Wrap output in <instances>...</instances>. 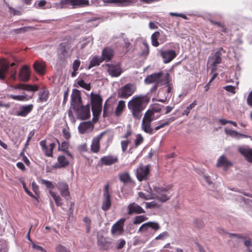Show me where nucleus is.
<instances>
[{
  "label": "nucleus",
  "mask_w": 252,
  "mask_h": 252,
  "mask_svg": "<svg viewBox=\"0 0 252 252\" xmlns=\"http://www.w3.org/2000/svg\"><path fill=\"white\" fill-rule=\"evenodd\" d=\"M57 252H70L65 247L63 246L58 244L56 247Z\"/></svg>",
  "instance_id": "nucleus-54"
},
{
  "label": "nucleus",
  "mask_w": 252,
  "mask_h": 252,
  "mask_svg": "<svg viewBox=\"0 0 252 252\" xmlns=\"http://www.w3.org/2000/svg\"><path fill=\"white\" fill-rule=\"evenodd\" d=\"M136 89L135 84H126L118 89V96L119 98L127 99L135 92Z\"/></svg>",
  "instance_id": "nucleus-3"
},
{
  "label": "nucleus",
  "mask_w": 252,
  "mask_h": 252,
  "mask_svg": "<svg viewBox=\"0 0 252 252\" xmlns=\"http://www.w3.org/2000/svg\"><path fill=\"white\" fill-rule=\"evenodd\" d=\"M231 165L232 163L228 161L226 157L223 155L219 158L217 164V167L223 166L225 168L231 166Z\"/></svg>",
  "instance_id": "nucleus-31"
},
{
  "label": "nucleus",
  "mask_w": 252,
  "mask_h": 252,
  "mask_svg": "<svg viewBox=\"0 0 252 252\" xmlns=\"http://www.w3.org/2000/svg\"><path fill=\"white\" fill-rule=\"evenodd\" d=\"M40 102H45L47 100L48 97V91L46 88H43L38 94Z\"/></svg>",
  "instance_id": "nucleus-34"
},
{
  "label": "nucleus",
  "mask_w": 252,
  "mask_h": 252,
  "mask_svg": "<svg viewBox=\"0 0 252 252\" xmlns=\"http://www.w3.org/2000/svg\"><path fill=\"white\" fill-rule=\"evenodd\" d=\"M239 152L244 156L246 159L249 162H252V150L248 147H240Z\"/></svg>",
  "instance_id": "nucleus-25"
},
{
  "label": "nucleus",
  "mask_w": 252,
  "mask_h": 252,
  "mask_svg": "<svg viewBox=\"0 0 252 252\" xmlns=\"http://www.w3.org/2000/svg\"><path fill=\"white\" fill-rule=\"evenodd\" d=\"M171 188V186L155 187L154 190L156 192L155 199L161 202H165L170 199L171 195L170 194L169 190Z\"/></svg>",
  "instance_id": "nucleus-4"
},
{
  "label": "nucleus",
  "mask_w": 252,
  "mask_h": 252,
  "mask_svg": "<svg viewBox=\"0 0 252 252\" xmlns=\"http://www.w3.org/2000/svg\"><path fill=\"white\" fill-rule=\"evenodd\" d=\"M30 74L29 70V68L27 66H24L19 75V77L20 80L24 81H27L30 79Z\"/></svg>",
  "instance_id": "nucleus-29"
},
{
  "label": "nucleus",
  "mask_w": 252,
  "mask_h": 252,
  "mask_svg": "<svg viewBox=\"0 0 252 252\" xmlns=\"http://www.w3.org/2000/svg\"><path fill=\"white\" fill-rule=\"evenodd\" d=\"M92 102V109L93 115L97 116L100 115L102 108V99L100 96L97 94H91Z\"/></svg>",
  "instance_id": "nucleus-6"
},
{
  "label": "nucleus",
  "mask_w": 252,
  "mask_h": 252,
  "mask_svg": "<svg viewBox=\"0 0 252 252\" xmlns=\"http://www.w3.org/2000/svg\"><path fill=\"white\" fill-rule=\"evenodd\" d=\"M245 246L247 248L248 252H252V243L250 240H246L244 242Z\"/></svg>",
  "instance_id": "nucleus-56"
},
{
  "label": "nucleus",
  "mask_w": 252,
  "mask_h": 252,
  "mask_svg": "<svg viewBox=\"0 0 252 252\" xmlns=\"http://www.w3.org/2000/svg\"><path fill=\"white\" fill-rule=\"evenodd\" d=\"M126 244V242L123 239L119 240L117 243L116 248L118 250L123 248Z\"/></svg>",
  "instance_id": "nucleus-58"
},
{
  "label": "nucleus",
  "mask_w": 252,
  "mask_h": 252,
  "mask_svg": "<svg viewBox=\"0 0 252 252\" xmlns=\"http://www.w3.org/2000/svg\"><path fill=\"white\" fill-rule=\"evenodd\" d=\"M138 195L140 198L145 199V200L155 199V194L152 193V189L150 188H149V191H148L147 194L146 195L142 192H139Z\"/></svg>",
  "instance_id": "nucleus-40"
},
{
  "label": "nucleus",
  "mask_w": 252,
  "mask_h": 252,
  "mask_svg": "<svg viewBox=\"0 0 252 252\" xmlns=\"http://www.w3.org/2000/svg\"><path fill=\"white\" fill-rule=\"evenodd\" d=\"M154 115V113L152 110L147 111L143 118L142 122H152L154 119L153 116Z\"/></svg>",
  "instance_id": "nucleus-41"
},
{
  "label": "nucleus",
  "mask_w": 252,
  "mask_h": 252,
  "mask_svg": "<svg viewBox=\"0 0 252 252\" xmlns=\"http://www.w3.org/2000/svg\"><path fill=\"white\" fill-rule=\"evenodd\" d=\"M57 187L60 191L61 195L66 200H68L70 197L67 184L64 182H60L57 184Z\"/></svg>",
  "instance_id": "nucleus-12"
},
{
  "label": "nucleus",
  "mask_w": 252,
  "mask_h": 252,
  "mask_svg": "<svg viewBox=\"0 0 252 252\" xmlns=\"http://www.w3.org/2000/svg\"><path fill=\"white\" fill-rule=\"evenodd\" d=\"M61 3L62 5L70 4L74 6H83L87 5L89 1L87 0H62Z\"/></svg>",
  "instance_id": "nucleus-19"
},
{
  "label": "nucleus",
  "mask_w": 252,
  "mask_h": 252,
  "mask_svg": "<svg viewBox=\"0 0 252 252\" xmlns=\"http://www.w3.org/2000/svg\"><path fill=\"white\" fill-rule=\"evenodd\" d=\"M126 221L125 218H122L116 222L111 228V233L113 235H120L124 231V224Z\"/></svg>",
  "instance_id": "nucleus-13"
},
{
  "label": "nucleus",
  "mask_w": 252,
  "mask_h": 252,
  "mask_svg": "<svg viewBox=\"0 0 252 252\" xmlns=\"http://www.w3.org/2000/svg\"><path fill=\"white\" fill-rule=\"evenodd\" d=\"M33 68L40 74H43L45 72V63L43 62L35 61L33 64Z\"/></svg>",
  "instance_id": "nucleus-32"
},
{
  "label": "nucleus",
  "mask_w": 252,
  "mask_h": 252,
  "mask_svg": "<svg viewBox=\"0 0 252 252\" xmlns=\"http://www.w3.org/2000/svg\"><path fill=\"white\" fill-rule=\"evenodd\" d=\"M109 185H106L104 187V197L105 200L103 202L102 209L104 211L108 210L111 206L110 195L108 191Z\"/></svg>",
  "instance_id": "nucleus-17"
},
{
  "label": "nucleus",
  "mask_w": 252,
  "mask_h": 252,
  "mask_svg": "<svg viewBox=\"0 0 252 252\" xmlns=\"http://www.w3.org/2000/svg\"><path fill=\"white\" fill-rule=\"evenodd\" d=\"M135 136L136 138L134 139V145L135 147L136 148L143 142L144 139L140 134H137Z\"/></svg>",
  "instance_id": "nucleus-47"
},
{
  "label": "nucleus",
  "mask_w": 252,
  "mask_h": 252,
  "mask_svg": "<svg viewBox=\"0 0 252 252\" xmlns=\"http://www.w3.org/2000/svg\"><path fill=\"white\" fill-rule=\"evenodd\" d=\"M102 61L103 60L101 57L98 56L94 57L91 61L89 68L90 69L94 66L99 65Z\"/></svg>",
  "instance_id": "nucleus-37"
},
{
  "label": "nucleus",
  "mask_w": 252,
  "mask_h": 252,
  "mask_svg": "<svg viewBox=\"0 0 252 252\" xmlns=\"http://www.w3.org/2000/svg\"><path fill=\"white\" fill-rule=\"evenodd\" d=\"M32 190L34 191V192L36 195H39V191L38 186L34 182L32 183Z\"/></svg>",
  "instance_id": "nucleus-62"
},
{
  "label": "nucleus",
  "mask_w": 252,
  "mask_h": 252,
  "mask_svg": "<svg viewBox=\"0 0 252 252\" xmlns=\"http://www.w3.org/2000/svg\"><path fill=\"white\" fill-rule=\"evenodd\" d=\"M152 228L157 231L160 228L159 224L154 221H149L143 224L139 228L138 232L145 234L149 231V229Z\"/></svg>",
  "instance_id": "nucleus-10"
},
{
  "label": "nucleus",
  "mask_w": 252,
  "mask_h": 252,
  "mask_svg": "<svg viewBox=\"0 0 252 252\" xmlns=\"http://www.w3.org/2000/svg\"><path fill=\"white\" fill-rule=\"evenodd\" d=\"M81 102L80 91L77 89H74L71 94V107L73 109L78 108L81 104Z\"/></svg>",
  "instance_id": "nucleus-14"
},
{
  "label": "nucleus",
  "mask_w": 252,
  "mask_h": 252,
  "mask_svg": "<svg viewBox=\"0 0 252 252\" xmlns=\"http://www.w3.org/2000/svg\"><path fill=\"white\" fill-rule=\"evenodd\" d=\"M224 131L226 135H229L233 138H239L240 137V135H242V134L238 133L235 130H230L227 128L225 129Z\"/></svg>",
  "instance_id": "nucleus-44"
},
{
  "label": "nucleus",
  "mask_w": 252,
  "mask_h": 252,
  "mask_svg": "<svg viewBox=\"0 0 252 252\" xmlns=\"http://www.w3.org/2000/svg\"><path fill=\"white\" fill-rule=\"evenodd\" d=\"M73 109L76 111L78 117L80 119H88L90 117V106L89 104L84 106L81 104L78 108H75Z\"/></svg>",
  "instance_id": "nucleus-7"
},
{
  "label": "nucleus",
  "mask_w": 252,
  "mask_h": 252,
  "mask_svg": "<svg viewBox=\"0 0 252 252\" xmlns=\"http://www.w3.org/2000/svg\"><path fill=\"white\" fill-rule=\"evenodd\" d=\"M175 119L174 117L169 118L168 120L160 123L158 126H156L155 128H153L151 126V122H142L141 128L146 133L149 134H153L154 130H158L159 129L164 127L168 125L171 122H173Z\"/></svg>",
  "instance_id": "nucleus-5"
},
{
  "label": "nucleus",
  "mask_w": 252,
  "mask_h": 252,
  "mask_svg": "<svg viewBox=\"0 0 252 252\" xmlns=\"http://www.w3.org/2000/svg\"><path fill=\"white\" fill-rule=\"evenodd\" d=\"M160 36V33L158 32H155L151 36L152 44L155 47H158L159 45L158 39Z\"/></svg>",
  "instance_id": "nucleus-39"
},
{
  "label": "nucleus",
  "mask_w": 252,
  "mask_h": 252,
  "mask_svg": "<svg viewBox=\"0 0 252 252\" xmlns=\"http://www.w3.org/2000/svg\"><path fill=\"white\" fill-rule=\"evenodd\" d=\"M169 78V74L168 73H164L162 72H159L148 76L144 81L147 84L155 83L157 85H168Z\"/></svg>",
  "instance_id": "nucleus-2"
},
{
  "label": "nucleus",
  "mask_w": 252,
  "mask_h": 252,
  "mask_svg": "<svg viewBox=\"0 0 252 252\" xmlns=\"http://www.w3.org/2000/svg\"><path fill=\"white\" fill-rule=\"evenodd\" d=\"M9 97L13 99L19 101H26L31 99L32 96H28L27 95H10Z\"/></svg>",
  "instance_id": "nucleus-38"
},
{
  "label": "nucleus",
  "mask_w": 252,
  "mask_h": 252,
  "mask_svg": "<svg viewBox=\"0 0 252 252\" xmlns=\"http://www.w3.org/2000/svg\"><path fill=\"white\" fill-rule=\"evenodd\" d=\"M32 104L21 106L17 111V115L25 117L32 110Z\"/></svg>",
  "instance_id": "nucleus-28"
},
{
  "label": "nucleus",
  "mask_w": 252,
  "mask_h": 252,
  "mask_svg": "<svg viewBox=\"0 0 252 252\" xmlns=\"http://www.w3.org/2000/svg\"><path fill=\"white\" fill-rule=\"evenodd\" d=\"M59 162V167H63L67 165L69 163V161L67 160L64 156H60L58 158Z\"/></svg>",
  "instance_id": "nucleus-42"
},
{
  "label": "nucleus",
  "mask_w": 252,
  "mask_h": 252,
  "mask_svg": "<svg viewBox=\"0 0 252 252\" xmlns=\"http://www.w3.org/2000/svg\"><path fill=\"white\" fill-rule=\"evenodd\" d=\"M113 55V51L109 48H106L102 51V57L101 58L103 61L108 62L112 58Z\"/></svg>",
  "instance_id": "nucleus-30"
},
{
  "label": "nucleus",
  "mask_w": 252,
  "mask_h": 252,
  "mask_svg": "<svg viewBox=\"0 0 252 252\" xmlns=\"http://www.w3.org/2000/svg\"><path fill=\"white\" fill-rule=\"evenodd\" d=\"M142 51L139 53L140 56L145 57L149 53V46L146 42H143L141 46Z\"/></svg>",
  "instance_id": "nucleus-43"
},
{
  "label": "nucleus",
  "mask_w": 252,
  "mask_h": 252,
  "mask_svg": "<svg viewBox=\"0 0 252 252\" xmlns=\"http://www.w3.org/2000/svg\"><path fill=\"white\" fill-rule=\"evenodd\" d=\"M127 214L129 215H131L133 214H142L144 213L145 211L138 204L135 202L131 203L127 206Z\"/></svg>",
  "instance_id": "nucleus-16"
},
{
  "label": "nucleus",
  "mask_w": 252,
  "mask_h": 252,
  "mask_svg": "<svg viewBox=\"0 0 252 252\" xmlns=\"http://www.w3.org/2000/svg\"><path fill=\"white\" fill-rule=\"evenodd\" d=\"M9 64L4 60L0 61V79L4 80L5 78V74L8 71Z\"/></svg>",
  "instance_id": "nucleus-23"
},
{
  "label": "nucleus",
  "mask_w": 252,
  "mask_h": 252,
  "mask_svg": "<svg viewBox=\"0 0 252 252\" xmlns=\"http://www.w3.org/2000/svg\"><path fill=\"white\" fill-rule=\"evenodd\" d=\"M97 245L101 250H108L111 248V242L103 236L98 237Z\"/></svg>",
  "instance_id": "nucleus-18"
},
{
  "label": "nucleus",
  "mask_w": 252,
  "mask_h": 252,
  "mask_svg": "<svg viewBox=\"0 0 252 252\" xmlns=\"http://www.w3.org/2000/svg\"><path fill=\"white\" fill-rule=\"evenodd\" d=\"M50 194L53 198L56 205L58 206L61 207L63 205V201L62 198L59 195H57L54 192L52 191H49Z\"/></svg>",
  "instance_id": "nucleus-36"
},
{
  "label": "nucleus",
  "mask_w": 252,
  "mask_h": 252,
  "mask_svg": "<svg viewBox=\"0 0 252 252\" xmlns=\"http://www.w3.org/2000/svg\"><path fill=\"white\" fill-rule=\"evenodd\" d=\"M94 128L93 124L90 122H86L81 123L78 126L80 133L84 134L92 131Z\"/></svg>",
  "instance_id": "nucleus-20"
},
{
  "label": "nucleus",
  "mask_w": 252,
  "mask_h": 252,
  "mask_svg": "<svg viewBox=\"0 0 252 252\" xmlns=\"http://www.w3.org/2000/svg\"><path fill=\"white\" fill-rule=\"evenodd\" d=\"M14 89L23 90L29 92H35L38 90V87L37 85H31L27 84H19L13 87Z\"/></svg>",
  "instance_id": "nucleus-24"
},
{
  "label": "nucleus",
  "mask_w": 252,
  "mask_h": 252,
  "mask_svg": "<svg viewBox=\"0 0 252 252\" xmlns=\"http://www.w3.org/2000/svg\"><path fill=\"white\" fill-rule=\"evenodd\" d=\"M41 182L42 184H44L48 188H54V186L53 185L52 183L50 181L42 179L41 180Z\"/></svg>",
  "instance_id": "nucleus-59"
},
{
  "label": "nucleus",
  "mask_w": 252,
  "mask_h": 252,
  "mask_svg": "<svg viewBox=\"0 0 252 252\" xmlns=\"http://www.w3.org/2000/svg\"><path fill=\"white\" fill-rule=\"evenodd\" d=\"M168 236V233L167 232H163L156 237V240H164Z\"/></svg>",
  "instance_id": "nucleus-57"
},
{
  "label": "nucleus",
  "mask_w": 252,
  "mask_h": 252,
  "mask_svg": "<svg viewBox=\"0 0 252 252\" xmlns=\"http://www.w3.org/2000/svg\"><path fill=\"white\" fill-rule=\"evenodd\" d=\"M107 71L112 77H117L119 76L123 72V69L119 63H108Z\"/></svg>",
  "instance_id": "nucleus-9"
},
{
  "label": "nucleus",
  "mask_w": 252,
  "mask_h": 252,
  "mask_svg": "<svg viewBox=\"0 0 252 252\" xmlns=\"http://www.w3.org/2000/svg\"><path fill=\"white\" fill-rule=\"evenodd\" d=\"M126 107L125 101L124 100H120L118 102V105L115 109V115L117 116H119L121 115L124 108Z\"/></svg>",
  "instance_id": "nucleus-35"
},
{
  "label": "nucleus",
  "mask_w": 252,
  "mask_h": 252,
  "mask_svg": "<svg viewBox=\"0 0 252 252\" xmlns=\"http://www.w3.org/2000/svg\"><path fill=\"white\" fill-rule=\"evenodd\" d=\"M120 181L124 184H127L131 181L130 177L127 173H124L120 175Z\"/></svg>",
  "instance_id": "nucleus-46"
},
{
  "label": "nucleus",
  "mask_w": 252,
  "mask_h": 252,
  "mask_svg": "<svg viewBox=\"0 0 252 252\" xmlns=\"http://www.w3.org/2000/svg\"><path fill=\"white\" fill-rule=\"evenodd\" d=\"M68 45L66 43H62L60 44L58 50L59 57L61 59H64L67 56V50Z\"/></svg>",
  "instance_id": "nucleus-27"
},
{
  "label": "nucleus",
  "mask_w": 252,
  "mask_h": 252,
  "mask_svg": "<svg viewBox=\"0 0 252 252\" xmlns=\"http://www.w3.org/2000/svg\"><path fill=\"white\" fill-rule=\"evenodd\" d=\"M149 99L146 95H135L128 102L127 106L135 119H140L142 111L148 104Z\"/></svg>",
  "instance_id": "nucleus-1"
},
{
  "label": "nucleus",
  "mask_w": 252,
  "mask_h": 252,
  "mask_svg": "<svg viewBox=\"0 0 252 252\" xmlns=\"http://www.w3.org/2000/svg\"><path fill=\"white\" fill-rule=\"evenodd\" d=\"M103 133V132H102L98 136L93 139L91 145V149L93 152L97 153L99 151L100 149L99 142Z\"/></svg>",
  "instance_id": "nucleus-26"
},
{
  "label": "nucleus",
  "mask_w": 252,
  "mask_h": 252,
  "mask_svg": "<svg viewBox=\"0 0 252 252\" xmlns=\"http://www.w3.org/2000/svg\"><path fill=\"white\" fill-rule=\"evenodd\" d=\"M201 176L202 177L201 180L205 181L208 184V185H211L213 184V182L211 180L209 176L206 175L204 173H202Z\"/></svg>",
  "instance_id": "nucleus-51"
},
{
  "label": "nucleus",
  "mask_w": 252,
  "mask_h": 252,
  "mask_svg": "<svg viewBox=\"0 0 252 252\" xmlns=\"http://www.w3.org/2000/svg\"><path fill=\"white\" fill-rule=\"evenodd\" d=\"M80 65V61L78 60H75L73 63V69L74 70H78Z\"/></svg>",
  "instance_id": "nucleus-63"
},
{
  "label": "nucleus",
  "mask_w": 252,
  "mask_h": 252,
  "mask_svg": "<svg viewBox=\"0 0 252 252\" xmlns=\"http://www.w3.org/2000/svg\"><path fill=\"white\" fill-rule=\"evenodd\" d=\"M26 31V28L25 27L24 28H21L19 29H14L11 31V33H14L15 34H17L20 32H24Z\"/></svg>",
  "instance_id": "nucleus-61"
},
{
  "label": "nucleus",
  "mask_w": 252,
  "mask_h": 252,
  "mask_svg": "<svg viewBox=\"0 0 252 252\" xmlns=\"http://www.w3.org/2000/svg\"><path fill=\"white\" fill-rule=\"evenodd\" d=\"M131 142V139H126L121 141V147L123 152H125L128 144Z\"/></svg>",
  "instance_id": "nucleus-50"
},
{
  "label": "nucleus",
  "mask_w": 252,
  "mask_h": 252,
  "mask_svg": "<svg viewBox=\"0 0 252 252\" xmlns=\"http://www.w3.org/2000/svg\"><path fill=\"white\" fill-rule=\"evenodd\" d=\"M57 141L59 144V149L63 151H66L68 149L69 143L66 141H64L62 143L61 145L59 141L57 140Z\"/></svg>",
  "instance_id": "nucleus-49"
},
{
  "label": "nucleus",
  "mask_w": 252,
  "mask_h": 252,
  "mask_svg": "<svg viewBox=\"0 0 252 252\" xmlns=\"http://www.w3.org/2000/svg\"><path fill=\"white\" fill-rule=\"evenodd\" d=\"M92 44V37H88L85 40L80 41L77 45L78 49H82L88 45H91Z\"/></svg>",
  "instance_id": "nucleus-33"
},
{
  "label": "nucleus",
  "mask_w": 252,
  "mask_h": 252,
  "mask_svg": "<svg viewBox=\"0 0 252 252\" xmlns=\"http://www.w3.org/2000/svg\"><path fill=\"white\" fill-rule=\"evenodd\" d=\"M222 50V48H220L219 50L215 52L213 56L209 58V60L211 63L212 72L216 71L217 69V65L221 62V51Z\"/></svg>",
  "instance_id": "nucleus-8"
},
{
  "label": "nucleus",
  "mask_w": 252,
  "mask_h": 252,
  "mask_svg": "<svg viewBox=\"0 0 252 252\" xmlns=\"http://www.w3.org/2000/svg\"><path fill=\"white\" fill-rule=\"evenodd\" d=\"M100 161L105 165H110L117 162L118 158L115 156L108 155L102 157Z\"/></svg>",
  "instance_id": "nucleus-21"
},
{
  "label": "nucleus",
  "mask_w": 252,
  "mask_h": 252,
  "mask_svg": "<svg viewBox=\"0 0 252 252\" xmlns=\"http://www.w3.org/2000/svg\"><path fill=\"white\" fill-rule=\"evenodd\" d=\"M148 219V218L144 215L137 216L134 219L133 223L134 224H138L147 220Z\"/></svg>",
  "instance_id": "nucleus-45"
},
{
  "label": "nucleus",
  "mask_w": 252,
  "mask_h": 252,
  "mask_svg": "<svg viewBox=\"0 0 252 252\" xmlns=\"http://www.w3.org/2000/svg\"><path fill=\"white\" fill-rule=\"evenodd\" d=\"M149 165L141 166L137 169L136 176L138 180L140 181L143 180L147 179V176L149 174Z\"/></svg>",
  "instance_id": "nucleus-15"
},
{
  "label": "nucleus",
  "mask_w": 252,
  "mask_h": 252,
  "mask_svg": "<svg viewBox=\"0 0 252 252\" xmlns=\"http://www.w3.org/2000/svg\"><path fill=\"white\" fill-rule=\"evenodd\" d=\"M224 89L226 91L232 93V94L235 93V87L232 86H226L224 87Z\"/></svg>",
  "instance_id": "nucleus-60"
},
{
  "label": "nucleus",
  "mask_w": 252,
  "mask_h": 252,
  "mask_svg": "<svg viewBox=\"0 0 252 252\" xmlns=\"http://www.w3.org/2000/svg\"><path fill=\"white\" fill-rule=\"evenodd\" d=\"M8 249L6 243L0 240V252H7Z\"/></svg>",
  "instance_id": "nucleus-55"
},
{
  "label": "nucleus",
  "mask_w": 252,
  "mask_h": 252,
  "mask_svg": "<svg viewBox=\"0 0 252 252\" xmlns=\"http://www.w3.org/2000/svg\"><path fill=\"white\" fill-rule=\"evenodd\" d=\"M42 151L47 157L52 156L53 152L49 147H47L45 149H43Z\"/></svg>",
  "instance_id": "nucleus-64"
},
{
  "label": "nucleus",
  "mask_w": 252,
  "mask_h": 252,
  "mask_svg": "<svg viewBox=\"0 0 252 252\" xmlns=\"http://www.w3.org/2000/svg\"><path fill=\"white\" fill-rule=\"evenodd\" d=\"M158 207H159V205L157 203H156L154 201L146 203V208H150V209L157 208Z\"/></svg>",
  "instance_id": "nucleus-52"
},
{
  "label": "nucleus",
  "mask_w": 252,
  "mask_h": 252,
  "mask_svg": "<svg viewBox=\"0 0 252 252\" xmlns=\"http://www.w3.org/2000/svg\"><path fill=\"white\" fill-rule=\"evenodd\" d=\"M136 0H104L105 3H114L118 6H126L134 2Z\"/></svg>",
  "instance_id": "nucleus-22"
},
{
  "label": "nucleus",
  "mask_w": 252,
  "mask_h": 252,
  "mask_svg": "<svg viewBox=\"0 0 252 252\" xmlns=\"http://www.w3.org/2000/svg\"><path fill=\"white\" fill-rule=\"evenodd\" d=\"M160 54L163 59V63H170L176 56V53L173 50H160Z\"/></svg>",
  "instance_id": "nucleus-11"
},
{
  "label": "nucleus",
  "mask_w": 252,
  "mask_h": 252,
  "mask_svg": "<svg viewBox=\"0 0 252 252\" xmlns=\"http://www.w3.org/2000/svg\"><path fill=\"white\" fill-rule=\"evenodd\" d=\"M196 105V101L194 100L192 103H191L189 106H188L186 109L183 111L182 113V115H186L188 116L190 111Z\"/></svg>",
  "instance_id": "nucleus-48"
},
{
  "label": "nucleus",
  "mask_w": 252,
  "mask_h": 252,
  "mask_svg": "<svg viewBox=\"0 0 252 252\" xmlns=\"http://www.w3.org/2000/svg\"><path fill=\"white\" fill-rule=\"evenodd\" d=\"M78 84L81 87L87 90H90L91 87L90 85L88 84H87L83 80H81L78 82Z\"/></svg>",
  "instance_id": "nucleus-53"
}]
</instances>
